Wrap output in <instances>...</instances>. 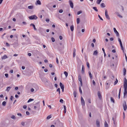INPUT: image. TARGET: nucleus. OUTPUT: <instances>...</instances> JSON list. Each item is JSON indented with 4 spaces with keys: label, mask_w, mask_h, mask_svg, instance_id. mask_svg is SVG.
Wrapping results in <instances>:
<instances>
[{
    "label": "nucleus",
    "mask_w": 127,
    "mask_h": 127,
    "mask_svg": "<svg viewBox=\"0 0 127 127\" xmlns=\"http://www.w3.org/2000/svg\"><path fill=\"white\" fill-rule=\"evenodd\" d=\"M56 62L57 63V64H59L58 60V59L57 58V57L56 58Z\"/></svg>",
    "instance_id": "nucleus-52"
},
{
    "label": "nucleus",
    "mask_w": 127,
    "mask_h": 127,
    "mask_svg": "<svg viewBox=\"0 0 127 127\" xmlns=\"http://www.w3.org/2000/svg\"><path fill=\"white\" fill-rule=\"evenodd\" d=\"M105 15L106 18L108 20L110 19V18L108 14V11L107 10H105Z\"/></svg>",
    "instance_id": "nucleus-3"
},
{
    "label": "nucleus",
    "mask_w": 127,
    "mask_h": 127,
    "mask_svg": "<svg viewBox=\"0 0 127 127\" xmlns=\"http://www.w3.org/2000/svg\"><path fill=\"white\" fill-rule=\"evenodd\" d=\"M82 13V11H80L78 12L77 13V14L78 15H79L81 13Z\"/></svg>",
    "instance_id": "nucleus-37"
},
{
    "label": "nucleus",
    "mask_w": 127,
    "mask_h": 127,
    "mask_svg": "<svg viewBox=\"0 0 127 127\" xmlns=\"http://www.w3.org/2000/svg\"><path fill=\"white\" fill-rule=\"evenodd\" d=\"M52 117V116L51 115H50L48 116L47 117V119H49L51 118Z\"/></svg>",
    "instance_id": "nucleus-32"
},
{
    "label": "nucleus",
    "mask_w": 127,
    "mask_h": 127,
    "mask_svg": "<svg viewBox=\"0 0 127 127\" xmlns=\"http://www.w3.org/2000/svg\"><path fill=\"white\" fill-rule=\"evenodd\" d=\"M59 38L60 40H62L63 39L62 37L61 36H59Z\"/></svg>",
    "instance_id": "nucleus-57"
},
{
    "label": "nucleus",
    "mask_w": 127,
    "mask_h": 127,
    "mask_svg": "<svg viewBox=\"0 0 127 127\" xmlns=\"http://www.w3.org/2000/svg\"><path fill=\"white\" fill-rule=\"evenodd\" d=\"M118 82V80L116 78V80L114 82V85H116L117 84V83Z\"/></svg>",
    "instance_id": "nucleus-40"
},
{
    "label": "nucleus",
    "mask_w": 127,
    "mask_h": 127,
    "mask_svg": "<svg viewBox=\"0 0 127 127\" xmlns=\"http://www.w3.org/2000/svg\"><path fill=\"white\" fill-rule=\"evenodd\" d=\"M46 21L48 23L49 22V19H47L46 20Z\"/></svg>",
    "instance_id": "nucleus-46"
},
{
    "label": "nucleus",
    "mask_w": 127,
    "mask_h": 127,
    "mask_svg": "<svg viewBox=\"0 0 127 127\" xmlns=\"http://www.w3.org/2000/svg\"><path fill=\"white\" fill-rule=\"evenodd\" d=\"M44 71L45 72H47V71H48V70H47V69H44Z\"/></svg>",
    "instance_id": "nucleus-61"
},
{
    "label": "nucleus",
    "mask_w": 127,
    "mask_h": 127,
    "mask_svg": "<svg viewBox=\"0 0 127 127\" xmlns=\"http://www.w3.org/2000/svg\"><path fill=\"white\" fill-rule=\"evenodd\" d=\"M79 92H80V93L81 94H82V90H81V87H79Z\"/></svg>",
    "instance_id": "nucleus-36"
},
{
    "label": "nucleus",
    "mask_w": 127,
    "mask_h": 127,
    "mask_svg": "<svg viewBox=\"0 0 127 127\" xmlns=\"http://www.w3.org/2000/svg\"><path fill=\"white\" fill-rule=\"evenodd\" d=\"M85 68L83 65H82V73H83L84 72Z\"/></svg>",
    "instance_id": "nucleus-13"
},
{
    "label": "nucleus",
    "mask_w": 127,
    "mask_h": 127,
    "mask_svg": "<svg viewBox=\"0 0 127 127\" xmlns=\"http://www.w3.org/2000/svg\"><path fill=\"white\" fill-rule=\"evenodd\" d=\"M11 88V87H7L6 88V91L8 92H9Z\"/></svg>",
    "instance_id": "nucleus-19"
},
{
    "label": "nucleus",
    "mask_w": 127,
    "mask_h": 127,
    "mask_svg": "<svg viewBox=\"0 0 127 127\" xmlns=\"http://www.w3.org/2000/svg\"><path fill=\"white\" fill-rule=\"evenodd\" d=\"M88 73L89 74V75L90 78L91 79H92V74H91V71H89V72H88Z\"/></svg>",
    "instance_id": "nucleus-15"
},
{
    "label": "nucleus",
    "mask_w": 127,
    "mask_h": 127,
    "mask_svg": "<svg viewBox=\"0 0 127 127\" xmlns=\"http://www.w3.org/2000/svg\"><path fill=\"white\" fill-rule=\"evenodd\" d=\"M30 25L31 26H32L33 27L34 30H36V29L35 27V26L33 24H31Z\"/></svg>",
    "instance_id": "nucleus-14"
},
{
    "label": "nucleus",
    "mask_w": 127,
    "mask_h": 127,
    "mask_svg": "<svg viewBox=\"0 0 127 127\" xmlns=\"http://www.w3.org/2000/svg\"><path fill=\"white\" fill-rule=\"evenodd\" d=\"M96 125L97 127H99L100 126V122L98 120H97L96 121Z\"/></svg>",
    "instance_id": "nucleus-10"
},
{
    "label": "nucleus",
    "mask_w": 127,
    "mask_h": 127,
    "mask_svg": "<svg viewBox=\"0 0 127 127\" xmlns=\"http://www.w3.org/2000/svg\"><path fill=\"white\" fill-rule=\"evenodd\" d=\"M93 8L97 12L98 11V9H97V8L96 7H93Z\"/></svg>",
    "instance_id": "nucleus-24"
},
{
    "label": "nucleus",
    "mask_w": 127,
    "mask_h": 127,
    "mask_svg": "<svg viewBox=\"0 0 127 127\" xmlns=\"http://www.w3.org/2000/svg\"><path fill=\"white\" fill-rule=\"evenodd\" d=\"M69 2L71 7L72 8H73V4L72 0H69Z\"/></svg>",
    "instance_id": "nucleus-7"
},
{
    "label": "nucleus",
    "mask_w": 127,
    "mask_h": 127,
    "mask_svg": "<svg viewBox=\"0 0 127 127\" xmlns=\"http://www.w3.org/2000/svg\"><path fill=\"white\" fill-rule=\"evenodd\" d=\"M104 126L105 127H108V125L106 121H105V122Z\"/></svg>",
    "instance_id": "nucleus-30"
},
{
    "label": "nucleus",
    "mask_w": 127,
    "mask_h": 127,
    "mask_svg": "<svg viewBox=\"0 0 127 127\" xmlns=\"http://www.w3.org/2000/svg\"><path fill=\"white\" fill-rule=\"evenodd\" d=\"M70 29L72 32L74 30V26L73 25L71 26L70 27Z\"/></svg>",
    "instance_id": "nucleus-25"
},
{
    "label": "nucleus",
    "mask_w": 127,
    "mask_h": 127,
    "mask_svg": "<svg viewBox=\"0 0 127 127\" xmlns=\"http://www.w3.org/2000/svg\"><path fill=\"white\" fill-rule=\"evenodd\" d=\"M93 84L94 85H95V81L93 80L92 81Z\"/></svg>",
    "instance_id": "nucleus-44"
},
{
    "label": "nucleus",
    "mask_w": 127,
    "mask_h": 127,
    "mask_svg": "<svg viewBox=\"0 0 127 127\" xmlns=\"http://www.w3.org/2000/svg\"><path fill=\"white\" fill-rule=\"evenodd\" d=\"M60 85L61 89L62 88H64V85H63L61 82H60Z\"/></svg>",
    "instance_id": "nucleus-17"
},
{
    "label": "nucleus",
    "mask_w": 127,
    "mask_h": 127,
    "mask_svg": "<svg viewBox=\"0 0 127 127\" xmlns=\"http://www.w3.org/2000/svg\"><path fill=\"white\" fill-rule=\"evenodd\" d=\"M97 95H98V96L99 98L100 99H101V95L100 92H98Z\"/></svg>",
    "instance_id": "nucleus-16"
},
{
    "label": "nucleus",
    "mask_w": 127,
    "mask_h": 127,
    "mask_svg": "<svg viewBox=\"0 0 127 127\" xmlns=\"http://www.w3.org/2000/svg\"><path fill=\"white\" fill-rule=\"evenodd\" d=\"M87 65L88 68H89L90 67V66H89V63L87 62Z\"/></svg>",
    "instance_id": "nucleus-42"
},
{
    "label": "nucleus",
    "mask_w": 127,
    "mask_h": 127,
    "mask_svg": "<svg viewBox=\"0 0 127 127\" xmlns=\"http://www.w3.org/2000/svg\"><path fill=\"white\" fill-rule=\"evenodd\" d=\"M102 0H97L96 1V3L98 4H99Z\"/></svg>",
    "instance_id": "nucleus-31"
},
{
    "label": "nucleus",
    "mask_w": 127,
    "mask_h": 127,
    "mask_svg": "<svg viewBox=\"0 0 127 127\" xmlns=\"http://www.w3.org/2000/svg\"><path fill=\"white\" fill-rule=\"evenodd\" d=\"M6 102L5 101H3L2 103V105L3 106L6 105Z\"/></svg>",
    "instance_id": "nucleus-34"
},
{
    "label": "nucleus",
    "mask_w": 127,
    "mask_h": 127,
    "mask_svg": "<svg viewBox=\"0 0 127 127\" xmlns=\"http://www.w3.org/2000/svg\"><path fill=\"white\" fill-rule=\"evenodd\" d=\"M115 33L116 34V35L117 36L119 37V34L118 32Z\"/></svg>",
    "instance_id": "nucleus-39"
},
{
    "label": "nucleus",
    "mask_w": 127,
    "mask_h": 127,
    "mask_svg": "<svg viewBox=\"0 0 127 127\" xmlns=\"http://www.w3.org/2000/svg\"><path fill=\"white\" fill-rule=\"evenodd\" d=\"M118 41H119V43H120V42H122L121 41V39H120L119 38H118Z\"/></svg>",
    "instance_id": "nucleus-60"
},
{
    "label": "nucleus",
    "mask_w": 127,
    "mask_h": 127,
    "mask_svg": "<svg viewBox=\"0 0 127 127\" xmlns=\"http://www.w3.org/2000/svg\"><path fill=\"white\" fill-rule=\"evenodd\" d=\"M33 99H31V98H30L28 100L27 102H28V103H29L31 101H33Z\"/></svg>",
    "instance_id": "nucleus-35"
},
{
    "label": "nucleus",
    "mask_w": 127,
    "mask_h": 127,
    "mask_svg": "<svg viewBox=\"0 0 127 127\" xmlns=\"http://www.w3.org/2000/svg\"><path fill=\"white\" fill-rule=\"evenodd\" d=\"M98 17L99 19L102 20H103V19L102 18L100 17V16L99 15H98Z\"/></svg>",
    "instance_id": "nucleus-48"
},
{
    "label": "nucleus",
    "mask_w": 127,
    "mask_h": 127,
    "mask_svg": "<svg viewBox=\"0 0 127 127\" xmlns=\"http://www.w3.org/2000/svg\"><path fill=\"white\" fill-rule=\"evenodd\" d=\"M124 89H127V81L126 78L124 79Z\"/></svg>",
    "instance_id": "nucleus-1"
},
{
    "label": "nucleus",
    "mask_w": 127,
    "mask_h": 127,
    "mask_svg": "<svg viewBox=\"0 0 127 127\" xmlns=\"http://www.w3.org/2000/svg\"><path fill=\"white\" fill-rule=\"evenodd\" d=\"M64 74L65 75L66 77H67V76L68 73L67 72L65 71H64Z\"/></svg>",
    "instance_id": "nucleus-26"
},
{
    "label": "nucleus",
    "mask_w": 127,
    "mask_h": 127,
    "mask_svg": "<svg viewBox=\"0 0 127 127\" xmlns=\"http://www.w3.org/2000/svg\"><path fill=\"white\" fill-rule=\"evenodd\" d=\"M97 53V50L95 51L93 54V55H96Z\"/></svg>",
    "instance_id": "nucleus-22"
},
{
    "label": "nucleus",
    "mask_w": 127,
    "mask_h": 127,
    "mask_svg": "<svg viewBox=\"0 0 127 127\" xmlns=\"http://www.w3.org/2000/svg\"><path fill=\"white\" fill-rule=\"evenodd\" d=\"M26 115H29L30 114L29 112L27 111L26 112Z\"/></svg>",
    "instance_id": "nucleus-55"
},
{
    "label": "nucleus",
    "mask_w": 127,
    "mask_h": 127,
    "mask_svg": "<svg viewBox=\"0 0 127 127\" xmlns=\"http://www.w3.org/2000/svg\"><path fill=\"white\" fill-rule=\"evenodd\" d=\"M113 30L115 33L117 32L116 30V29L115 28H113Z\"/></svg>",
    "instance_id": "nucleus-43"
},
{
    "label": "nucleus",
    "mask_w": 127,
    "mask_h": 127,
    "mask_svg": "<svg viewBox=\"0 0 127 127\" xmlns=\"http://www.w3.org/2000/svg\"><path fill=\"white\" fill-rule=\"evenodd\" d=\"M91 46L93 47L94 46V44L93 43H92L91 44Z\"/></svg>",
    "instance_id": "nucleus-62"
},
{
    "label": "nucleus",
    "mask_w": 127,
    "mask_h": 127,
    "mask_svg": "<svg viewBox=\"0 0 127 127\" xmlns=\"http://www.w3.org/2000/svg\"><path fill=\"white\" fill-rule=\"evenodd\" d=\"M73 57H74L76 55V54L75 53V52L73 53Z\"/></svg>",
    "instance_id": "nucleus-59"
},
{
    "label": "nucleus",
    "mask_w": 127,
    "mask_h": 127,
    "mask_svg": "<svg viewBox=\"0 0 127 127\" xmlns=\"http://www.w3.org/2000/svg\"><path fill=\"white\" fill-rule=\"evenodd\" d=\"M64 114L66 112V106L65 105L64 106Z\"/></svg>",
    "instance_id": "nucleus-23"
},
{
    "label": "nucleus",
    "mask_w": 127,
    "mask_h": 127,
    "mask_svg": "<svg viewBox=\"0 0 127 127\" xmlns=\"http://www.w3.org/2000/svg\"><path fill=\"white\" fill-rule=\"evenodd\" d=\"M73 95L74 97H75L77 95V93L76 91H74L73 92Z\"/></svg>",
    "instance_id": "nucleus-27"
},
{
    "label": "nucleus",
    "mask_w": 127,
    "mask_h": 127,
    "mask_svg": "<svg viewBox=\"0 0 127 127\" xmlns=\"http://www.w3.org/2000/svg\"><path fill=\"white\" fill-rule=\"evenodd\" d=\"M17 114L18 116H22V114L21 113H18Z\"/></svg>",
    "instance_id": "nucleus-58"
},
{
    "label": "nucleus",
    "mask_w": 127,
    "mask_h": 127,
    "mask_svg": "<svg viewBox=\"0 0 127 127\" xmlns=\"http://www.w3.org/2000/svg\"><path fill=\"white\" fill-rule=\"evenodd\" d=\"M8 58V57L6 55H4L1 57L2 60Z\"/></svg>",
    "instance_id": "nucleus-11"
},
{
    "label": "nucleus",
    "mask_w": 127,
    "mask_h": 127,
    "mask_svg": "<svg viewBox=\"0 0 127 127\" xmlns=\"http://www.w3.org/2000/svg\"><path fill=\"white\" fill-rule=\"evenodd\" d=\"M57 92H58L59 93V94H60V88H58L57 90Z\"/></svg>",
    "instance_id": "nucleus-41"
},
{
    "label": "nucleus",
    "mask_w": 127,
    "mask_h": 127,
    "mask_svg": "<svg viewBox=\"0 0 127 127\" xmlns=\"http://www.w3.org/2000/svg\"><path fill=\"white\" fill-rule=\"evenodd\" d=\"M13 98V97L12 96H11L10 98V99L12 101V100Z\"/></svg>",
    "instance_id": "nucleus-53"
},
{
    "label": "nucleus",
    "mask_w": 127,
    "mask_h": 127,
    "mask_svg": "<svg viewBox=\"0 0 127 127\" xmlns=\"http://www.w3.org/2000/svg\"><path fill=\"white\" fill-rule=\"evenodd\" d=\"M126 70L125 68H124L123 69V75H125L126 74Z\"/></svg>",
    "instance_id": "nucleus-18"
},
{
    "label": "nucleus",
    "mask_w": 127,
    "mask_h": 127,
    "mask_svg": "<svg viewBox=\"0 0 127 127\" xmlns=\"http://www.w3.org/2000/svg\"><path fill=\"white\" fill-rule=\"evenodd\" d=\"M51 40H52V42H54L55 41V39H54V38L53 37H52L51 38Z\"/></svg>",
    "instance_id": "nucleus-49"
},
{
    "label": "nucleus",
    "mask_w": 127,
    "mask_h": 127,
    "mask_svg": "<svg viewBox=\"0 0 127 127\" xmlns=\"http://www.w3.org/2000/svg\"><path fill=\"white\" fill-rule=\"evenodd\" d=\"M21 124L23 126H24L25 125V123L23 122H22L21 123Z\"/></svg>",
    "instance_id": "nucleus-45"
},
{
    "label": "nucleus",
    "mask_w": 127,
    "mask_h": 127,
    "mask_svg": "<svg viewBox=\"0 0 127 127\" xmlns=\"http://www.w3.org/2000/svg\"><path fill=\"white\" fill-rule=\"evenodd\" d=\"M110 84H109V83L106 82V89H108L109 87V86L110 85Z\"/></svg>",
    "instance_id": "nucleus-9"
},
{
    "label": "nucleus",
    "mask_w": 127,
    "mask_h": 127,
    "mask_svg": "<svg viewBox=\"0 0 127 127\" xmlns=\"http://www.w3.org/2000/svg\"><path fill=\"white\" fill-rule=\"evenodd\" d=\"M28 8L29 9H32L33 8V5L29 6H28Z\"/></svg>",
    "instance_id": "nucleus-21"
},
{
    "label": "nucleus",
    "mask_w": 127,
    "mask_h": 127,
    "mask_svg": "<svg viewBox=\"0 0 127 127\" xmlns=\"http://www.w3.org/2000/svg\"><path fill=\"white\" fill-rule=\"evenodd\" d=\"M11 118L12 119H15V117L14 115H12L11 117Z\"/></svg>",
    "instance_id": "nucleus-38"
},
{
    "label": "nucleus",
    "mask_w": 127,
    "mask_h": 127,
    "mask_svg": "<svg viewBox=\"0 0 127 127\" xmlns=\"http://www.w3.org/2000/svg\"><path fill=\"white\" fill-rule=\"evenodd\" d=\"M25 67L24 66H23L22 67V68L23 69H25Z\"/></svg>",
    "instance_id": "nucleus-64"
},
{
    "label": "nucleus",
    "mask_w": 127,
    "mask_h": 127,
    "mask_svg": "<svg viewBox=\"0 0 127 127\" xmlns=\"http://www.w3.org/2000/svg\"><path fill=\"white\" fill-rule=\"evenodd\" d=\"M113 39H114L113 38V37H111L110 38V40L111 41H113Z\"/></svg>",
    "instance_id": "nucleus-63"
},
{
    "label": "nucleus",
    "mask_w": 127,
    "mask_h": 127,
    "mask_svg": "<svg viewBox=\"0 0 127 127\" xmlns=\"http://www.w3.org/2000/svg\"><path fill=\"white\" fill-rule=\"evenodd\" d=\"M77 23V24H78L80 21V19L79 18H78L76 20Z\"/></svg>",
    "instance_id": "nucleus-29"
},
{
    "label": "nucleus",
    "mask_w": 127,
    "mask_h": 127,
    "mask_svg": "<svg viewBox=\"0 0 127 127\" xmlns=\"http://www.w3.org/2000/svg\"><path fill=\"white\" fill-rule=\"evenodd\" d=\"M101 7L102 8H104L105 7V6L104 3H102L100 5Z\"/></svg>",
    "instance_id": "nucleus-20"
},
{
    "label": "nucleus",
    "mask_w": 127,
    "mask_h": 127,
    "mask_svg": "<svg viewBox=\"0 0 127 127\" xmlns=\"http://www.w3.org/2000/svg\"><path fill=\"white\" fill-rule=\"evenodd\" d=\"M59 12L60 13H61L63 12V10L62 9H60L59 10Z\"/></svg>",
    "instance_id": "nucleus-47"
},
{
    "label": "nucleus",
    "mask_w": 127,
    "mask_h": 127,
    "mask_svg": "<svg viewBox=\"0 0 127 127\" xmlns=\"http://www.w3.org/2000/svg\"><path fill=\"white\" fill-rule=\"evenodd\" d=\"M120 46L121 47V50H123V53H124V48H123V45H120Z\"/></svg>",
    "instance_id": "nucleus-33"
},
{
    "label": "nucleus",
    "mask_w": 127,
    "mask_h": 127,
    "mask_svg": "<svg viewBox=\"0 0 127 127\" xmlns=\"http://www.w3.org/2000/svg\"><path fill=\"white\" fill-rule=\"evenodd\" d=\"M123 109L125 111H126L127 109V106L126 102H125L123 105Z\"/></svg>",
    "instance_id": "nucleus-6"
},
{
    "label": "nucleus",
    "mask_w": 127,
    "mask_h": 127,
    "mask_svg": "<svg viewBox=\"0 0 127 127\" xmlns=\"http://www.w3.org/2000/svg\"><path fill=\"white\" fill-rule=\"evenodd\" d=\"M63 101H64L62 99H61L60 101V102L62 103H63Z\"/></svg>",
    "instance_id": "nucleus-50"
},
{
    "label": "nucleus",
    "mask_w": 127,
    "mask_h": 127,
    "mask_svg": "<svg viewBox=\"0 0 127 127\" xmlns=\"http://www.w3.org/2000/svg\"><path fill=\"white\" fill-rule=\"evenodd\" d=\"M81 101L82 105L83 106H84L85 105V102L84 99L82 97H81Z\"/></svg>",
    "instance_id": "nucleus-5"
},
{
    "label": "nucleus",
    "mask_w": 127,
    "mask_h": 127,
    "mask_svg": "<svg viewBox=\"0 0 127 127\" xmlns=\"http://www.w3.org/2000/svg\"><path fill=\"white\" fill-rule=\"evenodd\" d=\"M36 5H41V1L39 0H37L36 3H35Z\"/></svg>",
    "instance_id": "nucleus-12"
},
{
    "label": "nucleus",
    "mask_w": 127,
    "mask_h": 127,
    "mask_svg": "<svg viewBox=\"0 0 127 127\" xmlns=\"http://www.w3.org/2000/svg\"><path fill=\"white\" fill-rule=\"evenodd\" d=\"M29 19L30 20L35 19L36 20L37 18V17L35 15H32L29 17Z\"/></svg>",
    "instance_id": "nucleus-2"
},
{
    "label": "nucleus",
    "mask_w": 127,
    "mask_h": 127,
    "mask_svg": "<svg viewBox=\"0 0 127 127\" xmlns=\"http://www.w3.org/2000/svg\"><path fill=\"white\" fill-rule=\"evenodd\" d=\"M110 100L111 102H112L113 103H114V100L113 97H111L110 98Z\"/></svg>",
    "instance_id": "nucleus-28"
},
{
    "label": "nucleus",
    "mask_w": 127,
    "mask_h": 127,
    "mask_svg": "<svg viewBox=\"0 0 127 127\" xmlns=\"http://www.w3.org/2000/svg\"><path fill=\"white\" fill-rule=\"evenodd\" d=\"M34 90L33 88H31V91L32 92H33L34 91Z\"/></svg>",
    "instance_id": "nucleus-56"
},
{
    "label": "nucleus",
    "mask_w": 127,
    "mask_h": 127,
    "mask_svg": "<svg viewBox=\"0 0 127 127\" xmlns=\"http://www.w3.org/2000/svg\"><path fill=\"white\" fill-rule=\"evenodd\" d=\"M78 79L80 82V84L81 86H82V82L81 79V76L80 75H79L78 76Z\"/></svg>",
    "instance_id": "nucleus-4"
},
{
    "label": "nucleus",
    "mask_w": 127,
    "mask_h": 127,
    "mask_svg": "<svg viewBox=\"0 0 127 127\" xmlns=\"http://www.w3.org/2000/svg\"><path fill=\"white\" fill-rule=\"evenodd\" d=\"M5 75L6 78H7L8 77V74L7 73L5 74Z\"/></svg>",
    "instance_id": "nucleus-54"
},
{
    "label": "nucleus",
    "mask_w": 127,
    "mask_h": 127,
    "mask_svg": "<svg viewBox=\"0 0 127 127\" xmlns=\"http://www.w3.org/2000/svg\"><path fill=\"white\" fill-rule=\"evenodd\" d=\"M27 106L26 105H24L23 106V108L24 109H26L27 108Z\"/></svg>",
    "instance_id": "nucleus-51"
},
{
    "label": "nucleus",
    "mask_w": 127,
    "mask_h": 127,
    "mask_svg": "<svg viewBox=\"0 0 127 127\" xmlns=\"http://www.w3.org/2000/svg\"><path fill=\"white\" fill-rule=\"evenodd\" d=\"M127 89H124V98H125L127 96Z\"/></svg>",
    "instance_id": "nucleus-8"
}]
</instances>
